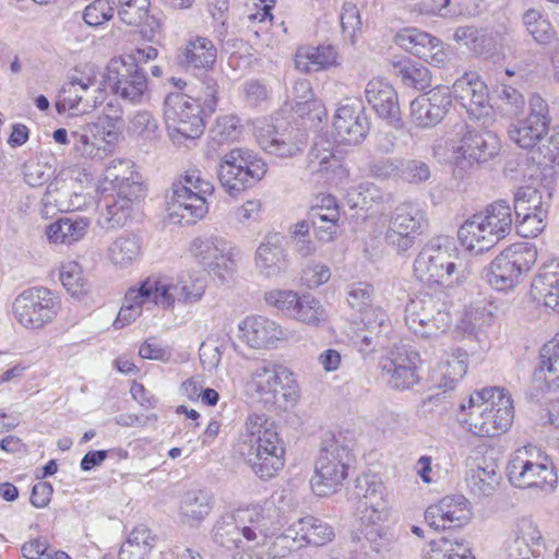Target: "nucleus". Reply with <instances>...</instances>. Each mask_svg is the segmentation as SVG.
Here are the masks:
<instances>
[{"label": "nucleus", "instance_id": "14", "mask_svg": "<svg viewBox=\"0 0 559 559\" xmlns=\"http://www.w3.org/2000/svg\"><path fill=\"white\" fill-rule=\"evenodd\" d=\"M16 321L29 330L50 323L60 310V301L47 288H31L21 293L12 306Z\"/></svg>", "mask_w": 559, "mask_h": 559}, {"label": "nucleus", "instance_id": "2", "mask_svg": "<svg viewBox=\"0 0 559 559\" xmlns=\"http://www.w3.org/2000/svg\"><path fill=\"white\" fill-rule=\"evenodd\" d=\"M245 389L269 411H286L300 399L295 372L284 364L270 359H261L252 365Z\"/></svg>", "mask_w": 559, "mask_h": 559}, {"label": "nucleus", "instance_id": "24", "mask_svg": "<svg viewBox=\"0 0 559 559\" xmlns=\"http://www.w3.org/2000/svg\"><path fill=\"white\" fill-rule=\"evenodd\" d=\"M394 41L405 51L432 66L440 67L448 60V51L443 41L416 27L403 28L396 33Z\"/></svg>", "mask_w": 559, "mask_h": 559}, {"label": "nucleus", "instance_id": "51", "mask_svg": "<svg viewBox=\"0 0 559 559\" xmlns=\"http://www.w3.org/2000/svg\"><path fill=\"white\" fill-rule=\"evenodd\" d=\"M292 318L306 324L318 325L326 320L328 314L318 299L310 295H302L295 307Z\"/></svg>", "mask_w": 559, "mask_h": 559}, {"label": "nucleus", "instance_id": "21", "mask_svg": "<svg viewBox=\"0 0 559 559\" xmlns=\"http://www.w3.org/2000/svg\"><path fill=\"white\" fill-rule=\"evenodd\" d=\"M368 130V119L360 102L347 98L340 104L333 119V136L337 143L357 145Z\"/></svg>", "mask_w": 559, "mask_h": 559}, {"label": "nucleus", "instance_id": "37", "mask_svg": "<svg viewBox=\"0 0 559 559\" xmlns=\"http://www.w3.org/2000/svg\"><path fill=\"white\" fill-rule=\"evenodd\" d=\"M531 295L547 308H559V262L543 264L531 284Z\"/></svg>", "mask_w": 559, "mask_h": 559}, {"label": "nucleus", "instance_id": "18", "mask_svg": "<svg viewBox=\"0 0 559 559\" xmlns=\"http://www.w3.org/2000/svg\"><path fill=\"white\" fill-rule=\"evenodd\" d=\"M549 108L544 98L533 95L530 98L528 115L525 119L511 123L509 139L522 148L534 147L548 133Z\"/></svg>", "mask_w": 559, "mask_h": 559}, {"label": "nucleus", "instance_id": "32", "mask_svg": "<svg viewBox=\"0 0 559 559\" xmlns=\"http://www.w3.org/2000/svg\"><path fill=\"white\" fill-rule=\"evenodd\" d=\"M254 264L259 273L265 277H277L288 266L284 237L278 233H269L255 250Z\"/></svg>", "mask_w": 559, "mask_h": 559}, {"label": "nucleus", "instance_id": "36", "mask_svg": "<svg viewBox=\"0 0 559 559\" xmlns=\"http://www.w3.org/2000/svg\"><path fill=\"white\" fill-rule=\"evenodd\" d=\"M214 507L211 492L202 489L188 490L178 507V520L182 525L198 528L210 515Z\"/></svg>", "mask_w": 559, "mask_h": 559}, {"label": "nucleus", "instance_id": "49", "mask_svg": "<svg viewBox=\"0 0 559 559\" xmlns=\"http://www.w3.org/2000/svg\"><path fill=\"white\" fill-rule=\"evenodd\" d=\"M342 164L330 150L312 147L307 157V171L318 179H331V175L341 169Z\"/></svg>", "mask_w": 559, "mask_h": 559}, {"label": "nucleus", "instance_id": "22", "mask_svg": "<svg viewBox=\"0 0 559 559\" xmlns=\"http://www.w3.org/2000/svg\"><path fill=\"white\" fill-rule=\"evenodd\" d=\"M451 105L452 96L449 88L435 87L411 103V121L420 129L432 128L442 121Z\"/></svg>", "mask_w": 559, "mask_h": 559}, {"label": "nucleus", "instance_id": "53", "mask_svg": "<svg viewBox=\"0 0 559 559\" xmlns=\"http://www.w3.org/2000/svg\"><path fill=\"white\" fill-rule=\"evenodd\" d=\"M467 486L477 496H489L498 485L496 471L491 467L476 466L467 473Z\"/></svg>", "mask_w": 559, "mask_h": 559}, {"label": "nucleus", "instance_id": "39", "mask_svg": "<svg viewBox=\"0 0 559 559\" xmlns=\"http://www.w3.org/2000/svg\"><path fill=\"white\" fill-rule=\"evenodd\" d=\"M73 151L85 159H102L106 155L105 138L96 123H86L71 132Z\"/></svg>", "mask_w": 559, "mask_h": 559}, {"label": "nucleus", "instance_id": "3", "mask_svg": "<svg viewBox=\"0 0 559 559\" xmlns=\"http://www.w3.org/2000/svg\"><path fill=\"white\" fill-rule=\"evenodd\" d=\"M414 274L427 285L450 287L467 280L471 270L460 257L454 241L438 236L428 241L414 260Z\"/></svg>", "mask_w": 559, "mask_h": 559}, {"label": "nucleus", "instance_id": "57", "mask_svg": "<svg viewBox=\"0 0 559 559\" xmlns=\"http://www.w3.org/2000/svg\"><path fill=\"white\" fill-rule=\"evenodd\" d=\"M24 180L31 187H40L55 174L52 165L47 162L31 159L24 164Z\"/></svg>", "mask_w": 559, "mask_h": 559}, {"label": "nucleus", "instance_id": "41", "mask_svg": "<svg viewBox=\"0 0 559 559\" xmlns=\"http://www.w3.org/2000/svg\"><path fill=\"white\" fill-rule=\"evenodd\" d=\"M337 52L334 47H301L295 56L296 68L305 73L319 72L337 64Z\"/></svg>", "mask_w": 559, "mask_h": 559}, {"label": "nucleus", "instance_id": "38", "mask_svg": "<svg viewBox=\"0 0 559 559\" xmlns=\"http://www.w3.org/2000/svg\"><path fill=\"white\" fill-rule=\"evenodd\" d=\"M457 237L466 250L476 253L488 251L498 243L497 236L491 233L486 221L478 213L461 225Z\"/></svg>", "mask_w": 559, "mask_h": 559}, {"label": "nucleus", "instance_id": "31", "mask_svg": "<svg viewBox=\"0 0 559 559\" xmlns=\"http://www.w3.org/2000/svg\"><path fill=\"white\" fill-rule=\"evenodd\" d=\"M105 96V88L61 86L56 109L59 114L88 115L104 103Z\"/></svg>", "mask_w": 559, "mask_h": 559}, {"label": "nucleus", "instance_id": "63", "mask_svg": "<svg viewBox=\"0 0 559 559\" xmlns=\"http://www.w3.org/2000/svg\"><path fill=\"white\" fill-rule=\"evenodd\" d=\"M179 285L183 296V304H194L200 301L206 288L204 278L192 274L179 276Z\"/></svg>", "mask_w": 559, "mask_h": 559}, {"label": "nucleus", "instance_id": "59", "mask_svg": "<svg viewBox=\"0 0 559 559\" xmlns=\"http://www.w3.org/2000/svg\"><path fill=\"white\" fill-rule=\"evenodd\" d=\"M361 324L373 334L385 336L391 331V321L386 312L380 307H370L362 312Z\"/></svg>", "mask_w": 559, "mask_h": 559}, {"label": "nucleus", "instance_id": "10", "mask_svg": "<svg viewBox=\"0 0 559 559\" xmlns=\"http://www.w3.org/2000/svg\"><path fill=\"white\" fill-rule=\"evenodd\" d=\"M353 454L347 445L334 438L325 440L314 464L310 484L317 496H330L338 490L348 476Z\"/></svg>", "mask_w": 559, "mask_h": 559}, {"label": "nucleus", "instance_id": "61", "mask_svg": "<svg viewBox=\"0 0 559 559\" xmlns=\"http://www.w3.org/2000/svg\"><path fill=\"white\" fill-rule=\"evenodd\" d=\"M373 289L368 283H354L348 287L347 301L353 309L365 312L371 306Z\"/></svg>", "mask_w": 559, "mask_h": 559}, {"label": "nucleus", "instance_id": "60", "mask_svg": "<svg viewBox=\"0 0 559 559\" xmlns=\"http://www.w3.org/2000/svg\"><path fill=\"white\" fill-rule=\"evenodd\" d=\"M400 76L406 86L425 90L431 85L430 71L424 66H405L400 70Z\"/></svg>", "mask_w": 559, "mask_h": 559}, {"label": "nucleus", "instance_id": "9", "mask_svg": "<svg viewBox=\"0 0 559 559\" xmlns=\"http://www.w3.org/2000/svg\"><path fill=\"white\" fill-rule=\"evenodd\" d=\"M537 260V249L530 242L513 243L498 254L486 270V281L496 290L513 289L523 274L527 273Z\"/></svg>", "mask_w": 559, "mask_h": 559}, {"label": "nucleus", "instance_id": "64", "mask_svg": "<svg viewBox=\"0 0 559 559\" xmlns=\"http://www.w3.org/2000/svg\"><path fill=\"white\" fill-rule=\"evenodd\" d=\"M532 159L545 168L559 164V135L550 136L539 145Z\"/></svg>", "mask_w": 559, "mask_h": 559}, {"label": "nucleus", "instance_id": "15", "mask_svg": "<svg viewBox=\"0 0 559 559\" xmlns=\"http://www.w3.org/2000/svg\"><path fill=\"white\" fill-rule=\"evenodd\" d=\"M105 81L116 95L130 104H141L147 96L146 74L130 56L112 59Z\"/></svg>", "mask_w": 559, "mask_h": 559}, {"label": "nucleus", "instance_id": "7", "mask_svg": "<svg viewBox=\"0 0 559 559\" xmlns=\"http://www.w3.org/2000/svg\"><path fill=\"white\" fill-rule=\"evenodd\" d=\"M164 121L169 139L181 145L199 139L205 129L199 100L183 93H170L164 100Z\"/></svg>", "mask_w": 559, "mask_h": 559}, {"label": "nucleus", "instance_id": "25", "mask_svg": "<svg viewBox=\"0 0 559 559\" xmlns=\"http://www.w3.org/2000/svg\"><path fill=\"white\" fill-rule=\"evenodd\" d=\"M257 140L262 150L280 157L296 156L306 145L305 134L300 130L282 124L259 127Z\"/></svg>", "mask_w": 559, "mask_h": 559}, {"label": "nucleus", "instance_id": "20", "mask_svg": "<svg viewBox=\"0 0 559 559\" xmlns=\"http://www.w3.org/2000/svg\"><path fill=\"white\" fill-rule=\"evenodd\" d=\"M466 109L471 118L486 123L492 115L487 85L475 72H467L457 79L451 96Z\"/></svg>", "mask_w": 559, "mask_h": 559}, {"label": "nucleus", "instance_id": "5", "mask_svg": "<svg viewBox=\"0 0 559 559\" xmlns=\"http://www.w3.org/2000/svg\"><path fill=\"white\" fill-rule=\"evenodd\" d=\"M214 192L211 181L197 168H189L173 183L168 201L169 217L175 223L193 224L209 212L206 198Z\"/></svg>", "mask_w": 559, "mask_h": 559}, {"label": "nucleus", "instance_id": "40", "mask_svg": "<svg viewBox=\"0 0 559 559\" xmlns=\"http://www.w3.org/2000/svg\"><path fill=\"white\" fill-rule=\"evenodd\" d=\"M91 226V219L81 216H67L51 223L46 230L50 242L71 246L84 238Z\"/></svg>", "mask_w": 559, "mask_h": 559}, {"label": "nucleus", "instance_id": "46", "mask_svg": "<svg viewBox=\"0 0 559 559\" xmlns=\"http://www.w3.org/2000/svg\"><path fill=\"white\" fill-rule=\"evenodd\" d=\"M423 559H474L464 539L440 537L431 540Z\"/></svg>", "mask_w": 559, "mask_h": 559}, {"label": "nucleus", "instance_id": "43", "mask_svg": "<svg viewBox=\"0 0 559 559\" xmlns=\"http://www.w3.org/2000/svg\"><path fill=\"white\" fill-rule=\"evenodd\" d=\"M144 283V288L151 296L152 304L159 306L164 309H173L176 302L183 304V296L179 285V277L177 280L167 277H147Z\"/></svg>", "mask_w": 559, "mask_h": 559}, {"label": "nucleus", "instance_id": "33", "mask_svg": "<svg viewBox=\"0 0 559 559\" xmlns=\"http://www.w3.org/2000/svg\"><path fill=\"white\" fill-rule=\"evenodd\" d=\"M468 355L462 348H451L443 353L440 361L430 372V381L443 390L453 389L466 374Z\"/></svg>", "mask_w": 559, "mask_h": 559}, {"label": "nucleus", "instance_id": "62", "mask_svg": "<svg viewBox=\"0 0 559 559\" xmlns=\"http://www.w3.org/2000/svg\"><path fill=\"white\" fill-rule=\"evenodd\" d=\"M211 133L213 139L221 143L236 140L240 134L238 118L235 116H223L217 118Z\"/></svg>", "mask_w": 559, "mask_h": 559}, {"label": "nucleus", "instance_id": "29", "mask_svg": "<svg viewBox=\"0 0 559 559\" xmlns=\"http://www.w3.org/2000/svg\"><path fill=\"white\" fill-rule=\"evenodd\" d=\"M217 48L205 36L190 35L177 49L175 60L186 71H209L216 63Z\"/></svg>", "mask_w": 559, "mask_h": 559}, {"label": "nucleus", "instance_id": "1", "mask_svg": "<svg viewBox=\"0 0 559 559\" xmlns=\"http://www.w3.org/2000/svg\"><path fill=\"white\" fill-rule=\"evenodd\" d=\"M245 461L261 479L276 476L285 464V449L275 424L264 414H251L246 418L241 432Z\"/></svg>", "mask_w": 559, "mask_h": 559}, {"label": "nucleus", "instance_id": "19", "mask_svg": "<svg viewBox=\"0 0 559 559\" xmlns=\"http://www.w3.org/2000/svg\"><path fill=\"white\" fill-rule=\"evenodd\" d=\"M425 222L424 212L414 203H403L392 213L385 241L397 251H406L414 245V239L420 233Z\"/></svg>", "mask_w": 559, "mask_h": 559}, {"label": "nucleus", "instance_id": "34", "mask_svg": "<svg viewBox=\"0 0 559 559\" xmlns=\"http://www.w3.org/2000/svg\"><path fill=\"white\" fill-rule=\"evenodd\" d=\"M143 195H129L126 192H115L105 195L99 211L97 224L103 229H116L126 225L131 217L135 204Z\"/></svg>", "mask_w": 559, "mask_h": 559}, {"label": "nucleus", "instance_id": "6", "mask_svg": "<svg viewBox=\"0 0 559 559\" xmlns=\"http://www.w3.org/2000/svg\"><path fill=\"white\" fill-rule=\"evenodd\" d=\"M361 533L370 543L381 537V523L388 519V492L382 480L373 474L357 477L353 492Z\"/></svg>", "mask_w": 559, "mask_h": 559}, {"label": "nucleus", "instance_id": "26", "mask_svg": "<svg viewBox=\"0 0 559 559\" xmlns=\"http://www.w3.org/2000/svg\"><path fill=\"white\" fill-rule=\"evenodd\" d=\"M423 360L418 352L413 349L397 350L382 364V372L388 384L395 390H409L421 380L419 369Z\"/></svg>", "mask_w": 559, "mask_h": 559}, {"label": "nucleus", "instance_id": "50", "mask_svg": "<svg viewBox=\"0 0 559 559\" xmlns=\"http://www.w3.org/2000/svg\"><path fill=\"white\" fill-rule=\"evenodd\" d=\"M105 76L103 78L100 69L93 63H83L76 66L68 75V81L62 86H80L94 88H105Z\"/></svg>", "mask_w": 559, "mask_h": 559}, {"label": "nucleus", "instance_id": "42", "mask_svg": "<svg viewBox=\"0 0 559 559\" xmlns=\"http://www.w3.org/2000/svg\"><path fill=\"white\" fill-rule=\"evenodd\" d=\"M142 253L141 240L136 235L122 234L108 247L107 257L112 265L120 270L131 267Z\"/></svg>", "mask_w": 559, "mask_h": 559}, {"label": "nucleus", "instance_id": "12", "mask_svg": "<svg viewBox=\"0 0 559 559\" xmlns=\"http://www.w3.org/2000/svg\"><path fill=\"white\" fill-rule=\"evenodd\" d=\"M404 320L412 333L424 338L442 335L452 322L444 304L429 294L418 295L407 302Z\"/></svg>", "mask_w": 559, "mask_h": 559}, {"label": "nucleus", "instance_id": "45", "mask_svg": "<svg viewBox=\"0 0 559 559\" xmlns=\"http://www.w3.org/2000/svg\"><path fill=\"white\" fill-rule=\"evenodd\" d=\"M128 133L145 145H155L162 135L158 120L148 110H138L129 117Z\"/></svg>", "mask_w": 559, "mask_h": 559}, {"label": "nucleus", "instance_id": "35", "mask_svg": "<svg viewBox=\"0 0 559 559\" xmlns=\"http://www.w3.org/2000/svg\"><path fill=\"white\" fill-rule=\"evenodd\" d=\"M365 97L380 118L392 124L400 121L397 94L389 82L379 78L370 80L365 88Z\"/></svg>", "mask_w": 559, "mask_h": 559}, {"label": "nucleus", "instance_id": "4", "mask_svg": "<svg viewBox=\"0 0 559 559\" xmlns=\"http://www.w3.org/2000/svg\"><path fill=\"white\" fill-rule=\"evenodd\" d=\"M461 408L468 409L464 423L467 430L478 437L506 432L514 416L512 400L501 388H485L474 392L468 399V405L462 404Z\"/></svg>", "mask_w": 559, "mask_h": 559}, {"label": "nucleus", "instance_id": "55", "mask_svg": "<svg viewBox=\"0 0 559 559\" xmlns=\"http://www.w3.org/2000/svg\"><path fill=\"white\" fill-rule=\"evenodd\" d=\"M60 281L66 289L72 295L82 294L84 287V276L81 265L76 261H66L60 266Z\"/></svg>", "mask_w": 559, "mask_h": 559}, {"label": "nucleus", "instance_id": "23", "mask_svg": "<svg viewBox=\"0 0 559 559\" xmlns=\"http://www.w3.org/2000/svg\"><path fill=\"white\" fill-rule=\"evenodd\" d=\"M471 518V504L462 495L445 496L425 512L426 523L436 531L462 527Z\"/></svg>", "mask_w": 559, "mask_h": 559}, {"label": "nucleus", "instance_id": "30", "mask_svg": "<svg viewBox=\"0 0 559 559\" xmlns=\"http://www.w3.org/2000/svg\"><path fill=\"white\" fill-rule=\"evenodd\" d=\"M103 191L126 192L129 195H144L141 176L135 171L130 159L115 158L104 170L100 183Z\"/></svg>", "mask_w": 559, "mask_h": 559}, {"label": "nucleus", "instance_id": "52", "mask_svg": "<svg viewBox=\"0 0 559 559\" xmlns=\"http://www.w3.org/2000/svg\"><path fill=\"white\" fill-rule=\"evenodd\" d=\"M213 539L223 547H240V526L233 514L223 515L214 525Z\"/></svg>", "mask_w": 559, "mask_h": 559}, {"label": "nucleus", "instance_id": "44", "mask_svg": "<svg viewBox=\"0 0 559 559\" xmlns=\"http://www.w3.org/2000/svg\"><path fill=\"white\" fill-rule=\"evenodd\" d=\"M147 304H152V299L148 292L144 288L143 282L136 288H129L126 293L123 305L114 321V326L122 329L134 322L142 314L143 307Z\"/></svg>", "mask_w": 559, "mask_h": 559}, {"label": "nucleus", "instance_id": "11", "mask_svg": "<svg viewBox=\"0 0 559 559\" xmlns=\"http://www.w3.org/2000/svg\"><path fill=\"white\" fill-rule=\"evenodd\" d=\"M217 173L221 185L233 195L259 182L266 164L247 148H233L221 158Z\"/></svg>", "mask_w": 559, "mask_h": 559}, {"label": "nucleus", "instance_id": "54", "mask_svg": "<svg viewBox=\"0 0 559 559\" xmlns=\"http://www.w3.org/2000/svg\"><path fill=\"white\" fill-rule=\"evenodd\" d=\"M381 190L372 183H364L347 193V203L352 209L369 211L373 204L382 201Z\"/></svg>", "mask_w": 559, "mask_h": 559}, {"label": "nucleus", "instance_id": "58", "mask_svg": "<svg viewBox=\"0 0 559 559\" xmlns=\"http://www.w3.org/2000/svg\"><path fill=\"white\" fill-rule=\"evenodd\" d=\"M546 216L547 210H538L534 215L527 213L516 215L515 229L518 235L524 238L536 237L546 226Z\"/></svg>", "mask_w": 559, "mask_h": 559}, {"label": "nucleus", "instance_id": "47", "mask_svg": "<svg viewBox=\"0 0 559 559\" xmlns=\"http://www.w3.org/2000/svg\"><path fill=\"white\" fill-rule=\"evenodd\" d=\"M486 221L491 233L497 236V242L506 238L512 229V212L509 204L498 201L478 213Z\"/></svg>", "mask_w": 559, "mask_h": 559}, {"label": "nucleus", "instance_id": "28", "mask_svg": "<svg viewBox=\"0 0 559 559\" xmlns=\"http://www.w3.org/2000/svg\"><path fill=\"white\" fill-rule=\"evenodd\" d=\"M240 338L253 349L277 348L281 342L287 340L285 330L262 316H252L243 319L239 324Z\"/></svg>", "mask_w": 559, "mask_h": 559}, {"label": "nucleus", "instance_id": "17", "mask_svg": "<svg viewBox=\"0 0 559 559\" xmlns=\"http://www.w3.org/2000/svg\"><path fill=\"white\" fill-rule=\"evenodd\" d=\"M334 537L332 526L320 519L306 516L289 525L274 542L276 556H285L292 550L312 546H323Z\"/></svg>", "mask_w": 559, "mask_h": 559}, {"label": "nucleus", "instance_id": "27", "mask_svg": "<svg viewBox=\"0 0 559 559\" xmlns=\"http://www.w3.org/2000/svg\"><path fill=\"white\" fill-rule=\"evenodd\" d=\"M556 391H559V340H552L542 347L530 386V394L535 399Z\"/></svg>", "mask_w": 559, "mask_h": 559}, {"label": "nucleus", "instance_id": "13", "mask_svg": "<svg viewBox=\"0 0 559 559\" xmlns=\"http://www.w3.org/2000/svg\"><path fill=\"white\" fill-rule=\"evenodd\" d=\"M190 252L210 274L225 280L236 271L240 250L218 236H203L192 240Z\"/></svg>", "mask_w": 559, "mask_h": 559}, {"label": "nucleus", "instance_id": "16", "mask_svg": "<svg viewBox=\"0 0 559 559\" xmlns=\"http://www.w3.org/2000/svg\"><path fill=\"white\" fill-rule=\"evenodd\" d=\"M500 141L490 131H476L464 126L457 144L452 146V164L455 171H466L475 164L486 163L498 155Z\"/></svg>", "mask_w": 559, "mask_h": 559}, {"label": "nucleus", "instance_id": "56", "mask_svg": "<svg viewBox=\"0 0 559 559\" xmlns=\"http://www.w3.org/2000/svg\"><path fill=\"white\" fill-rule=\"evenodd\" d=\"M513 201L515 215L526 214L528 210H546L540 192L532 187H520Z\"/></svg>", "mask_w": 559, "mask_h": 559}, {"label": "nucleus", "instance_id": "8", "mask_svg": "<svg viewBox=\"0 0 559 559\" xmlns=\"http://www.w3.org/2000/svg\"><path fill=\"white\" fill-rule=\"evenodd\" d=\"M507 471L510 481L520 488L535 487L549 492L557 484L552 465L537 447L531 444L513 452Z\"/></svg>", "mask_w": 559, "mask_h": 559}, {"label": "nucleus", "instance_id": "48", "mask_svg": "<svg viewBox=\"0 0 559 559\" xmlns=\"http://www.w3.org/2000/svg\"><path fill=\"white\" fill-rule=\"evenodd\" d=\"M413 12L426 17L455 19L459 16L475 15L477 10L464 8V2H416Z\"/></svg>", "mask_w": 559, "mask_h": 559}]
</instances>
